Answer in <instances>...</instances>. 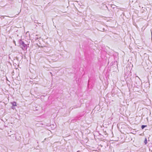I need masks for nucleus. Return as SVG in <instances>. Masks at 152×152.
Returning a JSON list of instances; mask_svg holds the SVG:
<instances>
[{
	"instance_id": "nucleus-1",
	"label": "nucleus",
	"mask_w": 152,
	"mask_h": 152,
	"mask_svg": "<svg viewBox=\"0 0 152 152\" xmlns=\"http://www.w3.org/2000/svg\"><path fill=\"white\" fill-rule=\"evenodd\" d=\"M12 104L14 106H16V103L15 102H13L12 103Z\"/></svg>"
},
{
	"instance_id": "nucleus-2",
	"label": "nucleus",
	"mask_w": 152,
	"mask_h": 152,
	"mask_svg": "<svg viewBox=\"0 0 152 152\" xmlns=\"http://www.w3.org/2000/svg\"><path fill=\"white\" fill-rule=\"evenodd\" d=\"M147 126L146 125H142L141 126L142 129H143L145 127Z\"/></svg>"
},
{
	"instance_id": "nucleus-3",
	"label": "nucleus",
	"mask_w": 152,
	"mask_h": 152,
	"mask_svg": "<svg viewBox=\"0 0 152 152\" xmlns=\"http://www.w3.org/2000/svg\"><path fill=\"white\" fill-rule=\"evenodd\" d=\"M145 144H146V143H147V140H146V138L145 139Z\"/></svg>"
}]
</instances>
